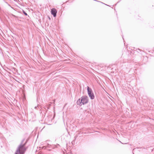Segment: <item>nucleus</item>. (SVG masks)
Instances as JSON below:
<instances>
[{"mask_svg": "<svg viewBox=\"0 0 154 154\" xmlns=\"http://www.w3.org/2000/svg\"><path fill=\"white\" fill-rule=\"evenodd\" d=\"M24 140V139L22 140L18 147L15 154H24L27 149V147H25V146L28 141L27 140H26V142L23 144Z\"/></svg>", "mask_w": 154, "mask_h": 154, "instance_id": "obj_1", "label": "nucleus"}, {"mask_svg": "<svg viewBox=\"0 0 154 154\" xmlns=\"http://www.w3.org/2000/svg\"><path fill=\"white\" fill-rule=\"evenodd\" d=\"M88 93L90 99L93 100L94 98V95L93 93L92 89L88 86L87 87Z\"/></svg>", "mask_w": 154, "mask_h": 154, "instance_id": "obj_2", "label": "nucleus"}, {"mask_svg": "<svg viewBox=\"0 0 154 154\" xmlns=\"http://www.w3.org/2000/svg\"><path fill=\"white\" fill-rule=\"evenodd\" d=\"M88 97L86 96H83L81 98V102L82 103V105H84L87 103L88 102Z\"/></svg>", "mask_w": 154, "mask_h": 154, "instance_id": "obj_3", "label": "nucleus"}, {"mask_svg": "<svg viewBox=\"0 0 154 154\" xmlns=\"http://www.w3.org/2000/svg\"><path fill=\"white\" fill-rule=\"evenodd\" d=\"M56 147L55 145H49V144L47 146H43L42 147H40V148L42 149H47L48 150H51V149H48V148H51V149H54Z\"/></svg>", "mask_w": 154, "mask_h": 154, "instance_id": "obj_4", "label": "nucleus"}, {"mask_svg": "<svg viewBox=\"0 0 154 154\" xmlns=\"http://www.w3.org/2000/svg\"><path fill=\"white\" fill-rule=\"evenodd\" d=\"M51 14L53 15L54 17H55L56 16L57 11L55 8H52L51 10Z\"/></svg>", "mask_w": 154, "mask_h": 154, "instance_id": "obj_5", "label": "nucleus"}, {"mask_svg": "<svg viewBox=\"0 0 154 154\" xmlns=\"http://www.w3.org/2000/svg\"><path fill=\"white\" fill-rule=\"evenodd\" d=\"M81 99L79 98L78 100L77 101V105H80V106H82V103H81Z\"/></svg>", "mask_w": 154, "mask_h": 154, "instance_id": "obj_6", "label": "nucleus"}, {"mask_svg": "<svg viewBox=\"0 0 154 154\" xmlns=\"http://www.w3.org/2000/svg\"><path fill=\"white\" fill-rule=\"evenodd\" d=\"M23 13L26 15H27V14L26 13L24 10H23Z\"/></svg>", "mask_w": 154, "mask_h": 154, "instance_id": "obj_7", "label": "nucleus"}, {"mask_svg": "<svg viewBox=\"0 0 154 154\" xmlns=\"http://www.w3.org/2000/svg\"><path fill=\"white\" fill-rule=\"evenodd\" d=\"M137 52H139V51H141V50L140 49H137Z\"/></svg>", "mask_w": 154, "mask_h": 154, "instance_id": "obj_8", "label": "nucleus"}, {"mask_svg": "<svg viewBox=\"0 0 154 154\" xmlns=\"http://www.w3.org/2000/svg\"><path fill=\"white\" fill-rule=\"evenodd\" d=\"M49 107L50 106H48V107H47V110L45 111V112H47V111L49 109Z\"/></svg>", "mask_w": 154, "mask_h": 154, "instance_id": "obj_9", "label": "nucleus"}, {"mask_svg": "<svg viewBox=\"0 0 154 154\" xmlns=\"http://www.w3.org/2000/svg\"><path fill=\"white\" fill-rule=\"evenodd\" d=\"M37 108H38V106H36L35 107V109H37Z\"/></svg>", "mask_w": 154, "mask_h": 154, "instance_id": "obj_10", "label": "nucleus"}, {"mask_svg": "<svg viewBox=\"0 0 154 154\" xmlns=\"http://www.w3.org/2000/svg\"><path fill=\"white\" fill-rule=\"evenodd\" d=\"M44 108L45 109V110H46V111L47 110V107L46 106H45Z\"/></svg>", "mask_w": 154, "mask_h": 154, "instance_id": "obj_11", "label": "nucleus"}, {"mask_svg": "<svg viewBox=\"0 0 154 154\" xmlns=\"http://www.w3.org/2000/svg\"><path fill=\"white\" fill-rule=\"evenodd\" d=\"M49 106H50V104H49Z\"/></svg>", "mask_w": 154, "mask_h": 154, "instance_id": "obj_12", "label": "nucleus"}, {"mask_svg": "<svg viewBox=\"0 0 154 154\" xmlns=\"http://www.w3.org/2000/svg\"><path fill=\"white\" fill-rule=\"evenodd\" d=\"M103 4H104V3H103ZM104 5H106V4H104Z\"/></svg>", "mask_w": 154, "mask_h": 154, "instance_id": "obj_13", "label": "nucleus"}, {"mask_svg": "<svg viewBox=\"0 0 154 154\" xmlns=\"http://www.w3.org/2000/svg\"><path fill=\"white\" fill-rule=\"evenodd\" d=\"M103 4H104V3H103ZM104 5H106V4H104Z\"/></svg>", "mask_w": 154, "mask_h": 154, "instance_id": "obj_14", "label": "nucleus"}]
</instances>
